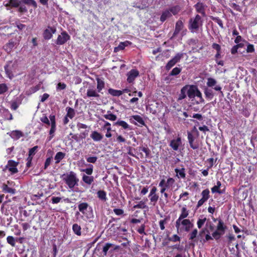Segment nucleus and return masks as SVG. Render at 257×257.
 Masks as SVG:
<instances>
[{
  "label": "nucleus",
  "mask_w": 257,
  "mask_h": 257,
  "mask_svg": "<svg viewBox=\"0 0 257 257\" xmlns=\"http://www.w3.org/2000/svg\"><path fill=\"white\" fill-rule=\"evenodd\" d=\"M183 28L184 24L182 21L181 20H178L175 24V31L172 35V36L171 37V39L176 37Z\"/></svg>",
  "instance_id": "4468645a"
},
{
  "label": "nucleus",
  "mask_w": 257,
  "mask_h": 257,
  "mask_svg": "<svg viewBox=\"0 0 257 257\" xmlns=\"http://www.w3.org/2000/svg\"><path fill=\"white\" fill-rule=\"evenodd\" d=\"M125 45L122 42L120 43L117 47H115L113 49L114 52H117L119 50H122L124 49Z\"/></svg>",
  "instance_id": "338daca9"
},
{
  "label": "nucleus",
  "mask_w": 257,
  "mask_h": 257,
  "mask_svg": "<svg viewBox=\"0 0 257 257\" xmlns=\"http://www.w3.org/2000/svg\"><path fill=\"white\" fill-rule=\"evenodd\" d=\"M65 156V154L61 152H58L55 156V160H56V163H59Z\"/></svg>",
  "instance_id": "72a5a7b5"
},
{
  "label": "nucleus",
  "mask_w": 257,
  "mask_h": 257,
  "mask_svg": "<svg viewBox=\"0 0 257 257\" xmlns=\"http://www.w3.org/2000/svg\"><path fill=\"white\" fill-rule=\"evenodd\" d=\"M81 228L80 226L76 223L74 224L72 226V230L73 232L78 236H80L81 234Z\"/></svg>",
  "instance_id": "f704fd0d"
},
{
  "label": "nucleus",
  "mask_w": 257,
  "mask_h": 257,
  "mask_svg": "<svg viewBox=\"0 0 257 257\" xmlns=\"http://www.w3.org/2000/svg\"><path fill=\"white\" fill-rule=\"evenodd\" d=\"M112 251V244L111 243H106L102 248V252L104 255H106L107 252H110Z\"/></svg>",
  "instance_id": "cd10ccee"
},
{
  "label": "nucleus",
  "mask_w": 257,
  "mask_h": 257,
  "mask_svg": "<svg viewBox=\"0 0 257 257\" xmlns=\"http://www.w3.org/2000/svg\"><path fill=\"white\" fill-rule=\"evenodd\" d=\"M214 222L218 221L216 226V229L212 233V237L216 240H218L223 235L227 229L226 225L224 223L223 221L220 218H212Z\"/></svg>",
  "instance_id": "f257e3e1"
},
{
  "label": "nucleus",
  "mask_w": 257,
  "mask_h": 257,
  "mask_svg": "<svg viewBox=\"0 0 257 257\" xmlns=\"http://www.w3.org/2000/svg\"><path fill=\"white\" fill-rule=\"evenodd\" d=\"M5 70L8 77L12 79L13 77V74L12 73V68L9 64H7L5 66Z\"/></svg>",
  "instance_id": "4c0bfd02"
},
{
  "label": "nucleus",
  "mask_w": 257,
  "mask_h": 257,
  "mask_svg": "<svg viewBox=\"0 0 257 257\" xmlns=\"http://www.w3.org/2000/svg\"><path fill=\"white\" fill-rule=\"evenodd\" d=\"M213 237L211 236L209 233L205 235V238H201L199 239V241L202 243L206 242L207 241L212 240Z\"/></svg>",
  "instance_id": "13d9d810"
},
{
  "label": "nucleus",
  "mask_w": 257,
  "mask_h": 257,
  "mask_svg": "<svg viewBox=\"0 0 257 257\" xmlns=\"http://www.w3.org/2000/svg\"><path fill=\"white\" fill-rule=\"evenodd\" d=\"M182 145L181 137H178L176 139H173L170 141L169 146L174 151H177Z\"/></svg>",
  "instance_id": "dca6fc26"
},
{
  "label": "nucleus",
  "mask_w": 257,
  "mask_h": 257,
  "mask_svg": "<svg viewBox=\"0 0 257 257\" xmlns=\"http://www.w3.org/2000/svg\"><path fill=\"white\" fill-rule=\"evenodd\" d=\"M202 198L198 201L197 208L201 206L210 197V191L208 189H206L201 192Z\"/></svg>",
  "instance_id": "9b49d317"
},
{
  "label": "nucleus",
  "mask_w": 257,
  "mask_h": 257,
  "mask_svg": "<svg viewBox=\"0 0 257 257\" xmlns=\"http://www.w3.org/2000/svg\"><path fill=\"white\" fill-rule=\"evenodd\" d=\"M89 168L83 169L82 171L85 172L87 175H90L93 172V166L92 165H88Z\"/></svg>",
  "instance_id": "0e129e2a"
},
{
  "label": "nucleus",
  "mask_w": 257,
  "mask_h": 257,
  "mask_svg": "<svg viewBox=\"0 0 257 257\" xmlns=\"http://www.w3.org/2000/svg\"><path fill=\"white\" fill-rule=\"evenodd\" d=\"M114 240L118 242V244L116 245L113 244V250H117V248H119L121 247H130V241L128 240L126 237H121L117 236Z\"/></svg>",
  "instance_id": "423d86ee"
},
{
  "label": "nucleus",
  "mask_w": 257,
  "mask_h": 257,
  "mask_svg": "<svg viewBox=\"0 0 257 257\" xmlns=\"http://www.w3.org/2000/svg\"><path fill=\"white\" fill-rule=\"evenodd\" d=\"M7 242L12 246H15V239L12 236H9L7 238Z\"/></svg>",
  "instance_id": "052dcab7"
},
{
  "label": "nucleus",
  "mask_w": 257,
  "mask_h": 257,
  "mask_svg": "<svg viewBox=\"0 0 257 257\" xmlns=\"http://www.w3.org/2000/svg\"><path fill=\"white\" fill-rule=\"evenodd\" d=\"M189 215V210H187V208L185 207H183L181 209V213L179 217V218L177 219V224L178 225L179 224L180 221L181 220H183L186 219V217H188Z\"/></svg>",
  "instance_id": "412c9836"
},
{
  "label": "nucleus",
  "mask_w": 257,
  "mask_h": 257,
  "mask_svg": "<svg viewBox=\"0 0 257 257\" xmlns=\"http://www.w3.org/2000/svg\"><path fill=\"white\" fill-rule=\"evenodd\" d=\"M21 4L32 6L35 8H36L37 6L36 2L34 0H21Z\"/></svg>",
  "instance_id": "a18cd8bd"
},
{
  "label": "nucleus",
  "mask_w": 257,
  "mask_h": 257,
  "mask_svg": "<svg viewBox=\"0 0 257 257\" xmlns=\"http://www.w3.org/2000/svg\"><path fill=\"white\" fill-rule=\"evenodd\" d=\"M179 224L177 225V221H176L175 226L178 231L180 229V230H183L185 232H188L191 228L194 226L193 224L188 219H184L180 221Z\"/></svg>",
  "instance_id": "20e7f679"
},
{
  "label": "nucleus",
  "mask_w": 257,
  "mask_h": 257,
  "mask_svg": "<svg viewBox=\"0 0 257 257\" xmlns=\"http://www.w3.org/2000/svg\"><path fill=\"white\" fill-rule=\"evenodd\" d=\"M203 89L206 98L209 100H211L214 96L213 90L209 88L208 87H204Z\"/></svg>",
  "instance_id": "5701e85b"
},
{
  "label": "nucleus",
  "mask_w": 257,
  "mask_h": 257,
  "mask_svg": "<svg viewBox=\"0 0 257 257\" xmlns=\"http://www.w3.org/2000/svg\"><path fill=\"white\" fill-rule=\"evenodd\" d=\"M168 240L170 241L175 242L177 241H180L181 240V238L178 235L174 234L171 237H169Z\"/></svg>",
  "instance_id": "6e6d98bb"
},
{
  "label": "nucleus",
  "mask_w": 257,
  "mask_h": 257,
  "mask_svg": "<svg viewBox=\"0 0 257 257\" xmlns=\"http://www.w3.org/2000/svg\"><path fill=\"white\" fill-rule=\"evenodd\" d=\"M15 45V43L14 42L12 41H10L9 43L6 44L4 47V48L5 50L6 51H7L8 53H10L12 51V49L14 47Z\"/></svg>",
  "instance_id": "c756f323"
},
{
  "label": "nucleus",
  "mask_w": 257,
  "mask_h": 257,
  "mask_svg": "<svg viewBox=\"0 0 257 257\" xmlns=\"http://www.w3.org/2000/svg\"><path fill=\"white\" fill-rule=\"evenodd\" d=\"M23 136V133L20 131H13L11 133V137L14 139H19Z\"/></svg>",
  "instance_id": "ea45409f"
},
{
  "label": "nucleus",
  "mask_w": 257,
  "mask_h": 257,
  "mask_svg": "<svg viewBox=\"0 0 257 257\" xmlns=\"http://www.w3.org/2000/svg\"><path fill=\"white\" fill-rule=\"evenodd\" d=\"M211 19L216 23L221 28H223V22L219 17H211Z\"/></svg>",
  "instance_id": "864d4df0"
},
{
  "label": "nucleus",
  "mask_w": 257,
  "mask_h": 257,
  "mask_svg": "<svg viewBox=\"0 0 257 257\" xmlns=\"http://www.w3.org/2000/svg\"><path fill=\"white\" fill-rule=\"evenodd\" d=\"M188 88V85H186L184 86L181 89L180 91V93L179 95L178 99L179 100H182L186 98V92H187V89Z\"/></svg>",
  "instance_id": "473e14b6"
},
{
  "label": "nucleus",
  "mask_w": 257,
  "mask_h": 257,
  "mask_svg": "<svg viewBox=\"0 0 257 257\" xmlns=\"http://www.w3.org/2000/svg\"><path fill=\"white\" fill-rule=\"evenodd\" d=\"M131 121L135 124L139 126L145 125V122L143 117L139 115H134L131 117Z\"/></svg>",
  "instance_id": "ddd939ff"
},
{
  "label": "nucleus",
  "mask_w": 257,
  "mask_h": 257,
  "mask_svg": "<svg viewBox=\"0 0 257 257\" xmlns=\"http://www.w3.org/2000/svg\"><path fill=\"white\" fill-rule=\"evenodd\" d=\"M70 38V36L65 31L62 32L60 35H58L56 41V44L62 45L64 44Z\"/></svg>",
  "instance_id": "9d476101"
},
{
  "label": "nucleus",
  "mask_w": 257,
  "mask_h": 257,
  "mask_svg": "<svg viewBox=\"0 0 257 257\" xmlns=\"http://www.w3.org/2000/svg\"><path fill=\"white\" fill-rule=\"evenodd\" d=\"M168 220V217H166L164 219L160 220L159 225H160V229L162 230H164L165 229V224L167 223Z\"/></svg>",
  "instance_id": "5fc2aeb1"
},
{
  "label": "nucleus",
  "mask_w": 257,
  "mask_h": 257,
  "mask_svg": "<svg viewBox=\"0 0 257 257\" xmlns=\"http://www.w3.org/2000/svg\"><path fill=\"white\" fill-rule=\"evenodd\" d=\"M181 68L176 67L170 72L169 76H176L181 72Z\"/></svg>",
  "instance_id": "79ce46f5"
},
{
  "label": "nucleus",
  "mask_w": 257,
  "mask_h": 257,
  "mask_svg": "<svg viewBox=\"0 0 257 257\" xmlns=\"http://www.w3.org/2000/svg\"><path fill=\"white\" fill-rule=\"evenodd\" d=\"M139 76V71L136 69L131 70L127 73V82L129 83H132L135 79Z\"/></svg>",
  "instance_id": "f8f14e48"
},
{
  "label": "nucleus",
  "mask_w": 257,
  "mask_h": 257,
  "mask_svg": "<svg viewBox=\"0 0 257 257\" xmlns=\"http://www.w3.org/2000/svg\"><path fill=\"white\" fill-rule=\"evenodd\" d=\"M114 125L116 126H120L124 130L128 129L131 130L132 129L131 126L125 121L123 120H118L114 123Z\"/></svg>",
  "instance_id": "bb28decb"
},
{
  "label": "nucleus",
  "mask_w": 257,
  "mask_h": 257,
  "mask_svg": "<svg viewBox=\"0 0 257 257\" xmlns=\"http://www.w3.org/2000/svg\"><path fill=\"white\" fill-rule=\"evenodd\" d=\"M82 180L85 183L90 185L94 181V178L93 176H88L84 175L82 177Z\"/></svg>",
  "instance_id": "c9c22d12"
},
{
  "label": "nucleus",
  "mask_w": 257,
  "mask_h": 257,
  "mask_svg": "<svg viewBox=\"0 0 257 257\" xmlns=\"http://www.w3.org/2000/svg\"><path fill=\"white\" fill-rule=\"evenodd\" d=\"M87 96L88 97H98L99 95L98 92L96 91L93 87H89L87 90L86 93Z\"/></svg>",
  "instance_id": "4be33fe9"
},
{
  "label": "nucleus",
  "mask_w": 257,
  "mask_h": 257,
  "mask_svg": "<svg viewBox=\"0 0 257 257\" xmlns=\"http://www.w3.org/2000/svg\"><path fill=\"white\" fill-rule=\"evenodd\" d=\"M98 197L102 201H105L106 200V193L102 190H99L97 193Z\"/></svg>",
  "instance_id": "de8ad7c7"
},
{
  "label": "nucleus",
  "mask_w": 257,
  "mask_h": 257,
  "mask_svg": "<svg viewBox=\"0 0 257 257\" xmlns=\"http://www.w3.org/2000/svg\"><path fill=\"white\" fill-rule=\"evenodd\" d=\"M184 53H178L175 56L169 60L165 66V69L167 71L170 70L177 63L180 61V60L183 57Z\"/></svg>",
  "instance_id": "39448f33"
},
{
  "label": "nucleus",
  "mask_w": 257,
  "mask_h": 257,
  "mask_svg": "<svg viewBox=\"0 0 257 257\" xmlns=\"http://www.w3.org/2000/svg\"><path fill=\"white\" fill-rule=\"evenodd\" d=\"M139 150L145 153L146 158H150L151 151L148 147H140Z\"/></svg>",
  "instance_id": "09e8293b"
},
{
  "label": "nucleus",
  "mask_w": 257,
  "mask_h": 257,
  "mask_svg": "<svg viewBox=\"0 0 257 257\" xmlns=\"http://www.w3.org/2000/svg\"><path fill=\"white\" fill-rule=\"evenodd\" d=\"M56 31V29L54 27H48L47 29L45 30L43 32V37L46 40L50 39L53 34H54Z\"/></svg>",
  "instance_id": "f3484780"
},
{
  "label": "nucleus",
  "mask_w": 257,
  "mask_h": 257,
  "mask_svg": "<svg viewBox=\"0 0 257 257\" xmlns=\"http://www.w3.org/2000/svg\"><path fill=\"white\" fill-rule=\"evenodd\" d=\"M203 25V20L201 16L197 14L194 18H190L188 22V29L191 33L197 32Z\"/></svg>",
  "instance_id": "7ed1b4c3"
},
{
  "label": "nucleus",
  "mask_w": 257,
  "mask_h": 257,
  "mask_svg": "<svg viewBox=\"0 0 257 257\" xmlns=\"http://www.w3.org/2000/svg\"><path fill=\"white\" fill-rule=\"evenodd\" d=\"M88 206V204L87 203H81L78 205L79 210L84 214L85 213Z\"/></svg>",
  "instance_id": "a19ab883"
},
{
  "label": "nucleus",
  "mask_w": 257,
  "mask_h": 257,
  "mask_svg": "<svg viewBox=\"0 0 257 257\" xmlns=\"http://www.w3.org/2000/svg\"><path fill=\"white\" fill-rule=\"evenodd\" d=\"M113 212L118 216H123L124 215L123 210L120 208H116L115 206H113Z\"/></svg>",
  "instance_id": "3c124183"
},
{
  "label": "nucleus",
  "mask_w": 257,
  "mask_h": 257,
  "mask_svg": "<svg viewBox=\"0 0 257 257\" xmlns=\"http://www.w3.org/2000/svg\"><path fill=\"white\" fill-rule=\"evenodd\" d=\"M149 197L150 198L151 204L153 205L156 204L159 199V196L156 193L152 194V195L149 194Z\"/></svg>",
  "instance_id": "2f4dec72"
},
{
  "label": "nucleus",
  "mask_w": 257,
  "mask_h": 257,
  "mask_svg": "<svg viewBox=\"0 0 257 257\" xmlns=\"http://www.w3.org/2000/svg\"><path fill=\"white\" fill-rule=\"evenodd\" d=\"M206 221V218L205 217H204L203 219H199L197 222V224L198 228H201Z\"/></svg>",
  "instance_id": "69168bd1"
},
{
  "label": "nucleus",
  "mask_w": 257,
  "mask_h": 257,
  "mask_svg": "<svg viewBox=\"0 0 257 257\" xmlns=\"http://www.w3.org/2000/svg\"><path fill=\"white\" fill-rule=\"evenodd\" d=\"M171 15L175 16L179 14L181 11V8L179 5L173 6L168 9Z\"/></svg>",
  "instance_id": "b1692460"
},
{
  "label": "nucleus",
  "mask_w": 257,
  "mask_h": 257,
  "mask_svg": "<svg viewBox=\"0 0 257 257\" xmlns=\"http://www.w3.org/2000/svg\"><path fill=\"white\" fill-rule=\"evenodd\" d=\"M175 180L174 178L169 177L166 181L165 179H162L159 183V187H164L167 190L169 189L174 186Z\"/></svg>",
  "instance_id": "0eeeda50"
},
{
  "label": "nucleus",
  "mask_w": 257,
  "mask_h": 257,
  "mask_svg": "<svg viewBox=\"0 0 257 257\" xmlns=\"http://www.w3.org/2000/svg\"><path fill=\"white\" fill-rule=\"evenodd\" d=\"M189 193L188 192H184V193H181L179 196V199H182L183 201L187 200L189 198Z\"/></svg>",
  "instance_id": "680f3d73"
},
{
  "label": "nucleus",
  "mask_w": 257,
  "mask_h": 257,
  "mask_svg": "<svg viewBox=\"0 0 257 257\" xmlns=\"http://www.w3.org/2000/svg\"><path fill=\"white\" fill-rule=\"evenodd\" d=\"M105 128L107 130V132L105 134V136L107 138H109L111 136V128H110V124L109 123H107L105 126Z\"/></svg>",
  "instance_id": "e2e57ef3"
},
{
  "label": "nucleus",
  "mask_w": 257,
  "mask_h": 257,
  "mask_svg": "<svg viewBox=\"0 0 257 257\" xmlns=\"http://www.w3.org/2000/svg\"><path fill=\"white\" fill-rule=\"evenodd\" d=\"M175 172L176 173V176L178 178L184 179L186 177L185 169L183 167L181 169L175 168Z\"/></svg>",
  "instance_id": "a878e982"
},
{
  "label": "nucleus",
  "mask_w": 257,
  "mask_h": 257,
  "mask_svg": "<svg viewBox=\"0 0 257 257\" xmlns=\"http://www.w3.org/2000/svg\"><path fill=\"white\" fill-rule=\"evenodd\" d=\"M198 230L196 228L194 229L189 235V239L192 241H196L197 238Z\"/></svg>",
  "instance_id": "7c9ffc66"
},
{
  "label": "nucleus",
  "mask_w": 257,
  "mask_h": 257,
  "mask_svg": "<svg viewBox=\"0 0 257 257\" xmlns=\"http://www.w3.org/2000/svg\"><path fill=\"white\" fill-rule=\"evenodd\" d=\"M19 162H16L13 160H9L8 163L9 170L13 174L17 173L18 171L17 168V166Z\"/></svg>",
  "instance_id": "aec40b11"
},
{
  "label": "nucleus",
  "mask_w": 257,
  "mask_h": 257,
  "mask_svg": "<svg viewBox=\"0 0 257 257\" xmlns=\"http://www.w3.org/2000/svg\"><path fill=\"white\" fill-rule=\"evenodd\" d=\"M196 96L199 98V100L196 101L197 104H200L204 102V99L202 97V93L199 89H198L196 93L195 94V97Z\"/></svg>",
  "instance_id": "c03bdc74"
},
{
  "label": "nucleus",
  "mask_w": 257,
  "mask_h": 257,
  "mask_svg": "<svg viewBox=\"0 0 257 257\" xmlns=\"http://www.w3.org/2000/svg\"><path fill=\"white\" fill-rule=\"evenodd\" d=\"M97 89L98 90V92H99L102 89V88L104 86V83L103 81H102L100 78H97Z\"/></svg>",
  "instance_id": "37998d69"
},
{
  "label": "nucleus",
  "mask_w": 257,
  "mask_h": 257,
  "mask_svg": "<svg viewBox=\"0 0 257 257\" xmlns=\"http://www.w3.org/2000/svg\"><path fill=\"white\" fill-rule=\"evenodd\" d=\"M9 3L11 7L17 8L19 7V6L21 4V1H19V0H9Z\"/></svg>",
  "instance_id": "49530a36"
},
{
  "label": "nucleus",
  "mask_w": 257,
  "mask_h": 257,
  "mask_svg": "<svg viewBox=\"0 0 257 257\" xmlns=\"http://www.w3.org/2000/svg\"><path fill=\"white\" fill-rule=\"evenodd\" d=\"M211 191L213 193H218V194H223L224 192V191L221 190L220 189V188L216 186V185L214 186L212 188H211Z\"/></svg>",
  "instance_id": "bf43d9fd"
},
{
  "label": "nucleus",
  "mask_w": 257,
  "mask_h": 257,
  "mask_svg": "<svg viewBox=\"0 0 257 257\" xmlns=\"http://www.w3.org/2000/svg\"><path fill=\"white\" fill-rule=\"evenodd\" d=\"M66 116L69 117L70 118L72 119L75 116V112L73 108H71L70 107H67L66 108Z\"/></svg>",
  "instance_id": "58836bf2"
},
{
  "label": "nucleus",
  "mask_w": 257,
  "mask_h": 257,
  "mask_svg": "<svg viewBox=\"0 0 257 257\" xmlns=\"http://www.w3.org/2000/svg\"><path fill=\"white\" fill-rule=\"evenodd\" d=\"M196 137H195L192 133L187 132V139L191 148L193 150L198 149L199 147V144L197 141L195 142Z\"/></svg>",
  "instance_id": "6e6552de"
},
{
  "label": "nucleus",
  "mask_w": 257,
  "mask_h": 257,
  "mask_svg": "<svg viewBox=\"0 0 257 257\" xmlns=\"http://www.w3.org/2000/svg\"><path fill=\"white\" fill-rule=\"evenodd\" d=\"M188 87H189V88L187 89V94L188 97L190 99L194 98L195 94L198 89L197 86L194 85H191L188 86Z\"/></svg>",
  "instance_id": "a211bd4d"
},
{
  "label": "nucleus",
  "mask_w": 257,
  "mask_h": 257,
  "mask_svg": "<svg viewBox=\"0 0 257 257\" xmlns=\"http://www.w3.org/2000/svg\"><path fill=\"white\" fill-rule=\"evenodd\" d=\"M172 17L171 14L170 13L169 10L166 9L162 12V14L160 17V21L162 23L164 22L167 19L170 18Z\"/></svg>",
  "instance_id": "393cba45"
},
{
  "label": "nucleus",
  "mask_w": 257,
  "mask_h": 257,
  "mask_svg": "<svg viewBox=\"0 0 257 257\" xmlns=\"http://www.w3.org/2000/svg\"><path fill=\"white\" fill-rule=\"evenodd\" d=\"M8 90V87L5 83L0 84V94H4Z\"/></svg>",
  "instance_id": "4d7b16f0"
},
{
  "label": "nucleus",
  "mask_w": 257,
  "mask_h": 257,
  "mask_svg": "<svg viewBox=\"0 0 257 257\" xmlns=\"http://www.w3.org/2000/svg\"><path fill=\"white\" fill-rule=\"evenodd\" d=\"M49 119H50L51 125V129L49 131V134L51 136L49 140H51L54 136L53 134L56 130L55 116L54 115L51 114L49 116Z\"/></svg>",
  "instance_id": "6ab92c4d"
},
{
  "label": "nucleus",
  "mask_w": 257,
  "mask_h": 257,
  "mask_svg": "<svg viewBox=\"0 0 257 257\" xmlns=\"http://www.w3.org/2000/svg\"><path fill=\"white\" fill-rule=\"evenodd\" d=\"M217 81L213 78L209 77L207 78V81L206 83L207 87H211L216 91H219L221 94L223 95V92L221 91V87L219 85H216Z\"/></svg>",
  "instance_id": "1a4fd4ad"
},
{
  "label": "nucleus",
  "mask_w": 257,
  "mask_h": 257,
  "mask_svg": "<svg viewBox=\"0 0 257 257\" xmlns=\"http://www.w3.org/2000/svg\"><path fill=\"white\" fill-rule=\"evenodd\" d=\"M147 207V205L144 201H140L138 204L135 205L133 207L134 209L140 208V209H144Z\"/></svg>",
  "instance_id": "603ef678"
},
{
  "label": "nucleus",
  "mask_w": 257,
  "mask_h": 257,
  "mask_svg": "<svg viewBox=\"0 0 257 257\" xmlns=\"http://www.w3.org/2000/svg\"><path fill=\"white\" fill-rule=\"evenodd\" d=\"M90 137L94 141H100L102 139V136L96 131H93L90 135Z\"/></svg>",
  "instance_id": "c85d7f7f"
},
{
  "label": "nucleus",
  "mask_w": 257,
  "mask_h": 257,
  "mask_svg": "<svg viewBox=\"0 0 257 257\" xmlns=\"http://www.w3.org/2000/svg\"><path fill=\"white\" fill-rule=\"evenodd\" d=\"M196 11L200 14L202 17L206 16L205 8L206 6L201 2H198L194 6Z\"/></svg>",
  "instance_id": "2eb2a0df"
},
{
  "label": "nucleus",
  "mask_w": 257,
  "mask_h": 257,
  "mask_svg": "<svg viewBox=\"0 0 257 257\" xmlns=\"http://www.w3.org/2000/svg\"><path fill=\"white\" fill-rule=\"evenodd\" d=\"M146 226L145 224H142L141 226L137 229V232L141 234H146L145 232Z\"/></svg>",
  "instance_id": "774afa93"
},
{
  "label": "nucleus",
  "mask_w": 257,
  "mask_h": 257,
  "mask_svg": "<svg viewBox=\"0 0 257 257\" xmlns=\"http://www.w3.org/2000/svg\"><path fill=\"white\" fill-rule=\"evenodd\" d=\"M127 249H130V247H121L119 248H117V250H114L113 251L119 253L120 254H125L126 253Z\"/></svg>",
  "instance_id": "8fccbe9b"
},
{
  "label": "nucleus",
  "mask_w": 257,
  "mask_h": 257,
  "mask_svg": "<svg viewBox=\"0 0 257 257\" xmlns=\"http://www.w3.org/2000/svg\"><path fill=\"white\" fill-rule=\"evenodd\" d=\"M61 177L70 189H73L75 186L78 185L79 179L76 174L72 171L63 174Z\"/></svg>",
  "instance_id": "f03ea898"
},
{
  "label": "nucleus",
  "mask_w": 257,
  "mask_h": 257,
  "mask_svg": "<svg viewBox=\"0 0 257 257\" xmlns=\"http://www.w3.org/2000/svg\"><path fill=\"white\" fill-rule=\"evenodd\" d=\"M3 190L5 192L9 193L12 194H14L16 193V190L15 189L9 187L6 184H3Z\"/></svg>",
  "instance_id": "e433bc0d"
}]
</instances>
